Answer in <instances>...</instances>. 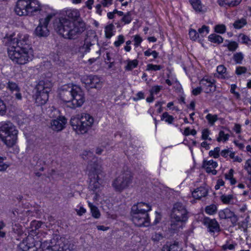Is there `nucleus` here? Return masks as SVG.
Listing matches in <instances>:
<instances>
[{"label":"nucleus","instance_id":"obj_1","mask_svg":"<svg viewBox=\"0 0 251 251\" xmlns=\"http://www.w3.org/2000/svg\"><path fill=\"white\" fill-rule=\"evenodd\" d=\"M66 16L72 21L66 17L56 19L53 23L54 28L65 38H75L85 30V24L81 20L79 12L76 9L67 10Z\"/></svg>","mask_w":251,"mask_h":251},{"label":"nucleus","instance_id":"obj_2","mask_svg":"<svg viewBox=\"0 0 251 251\" xmlns=\"http://www.w3.org/2000/svg\"><path fill=\"white\" fill-rule=\"evenodd\" d=\"M60 99L67 103V106L72 109L80 107L85 100L84 93L77 85H65L59 90Z\"/></svg>","mask_w":251,"mask_h":251},{"label":"nucleus","instance_id":"obj_3","mask_svg":"<svg viewBox=\"0 0 251 251\" xmlns=\"http://www.w3.org/2000/svg\"><path fill=\"white\" fill-rule=\"evenodd\" d=\"M42 8V6L38 0H18L15 7V12L20 16H33L39 14Z\"/></svg>","mask_w":251,"mask_h":251},{"label":"nucleus","instance_id":"obj_4","mask_svg":"<svg viewBox=\"0 0 251 251\" xmlns=\"http://www.w3.org/2000/svg\"><path fill=\"white\" fill-rule=\"evenodd\" d=\"M94 118L90 114L82 113L71 118L70 125L77 133H86L94 124Z\"/></svg>","mask_w":251,"mask_h":251},{"label":"nucleus","instance_id":"obj_5","mask_svg":"<svg viewBox=\"0 0 251 251\" xmlns=\"http://www.w3.org/2000/svg\"><path fill=\"white\" fill-rule=\"evenodd\" d=\"M18 131L10 122L0 124V139L8 148L13 147L17 143Z\"/></svg>","mask_w":251,"mask_h":251},{"label":"nucleus","instance_id":"obj_6","mask_svg":"<svg viewBox=\"0 0 251 251\" xmlns=\"http://www.w3.org/2000/svg\"><path fill=\"white\" fill-rule=\"evenodd\" d=\"M8 53L12 61L19 65L26 64L32 60L33 56L32 50H27L26 48L22 49L19 47L9 46Z\"/></svg>","mask_w":251,"mask_h":251},{"label":"nucleus","instance_id":"obj_7","mask_svg":"<svg viewBox=\"0 0 251 251\" xmlns=\"http://www.w3.org/2000/svg\"><path fill=\"white\" fill-rule=\"evenodd\" d=\"M132 175L130 171L122 172L112 182V185L115 191L122 192L132 184Z\"/></svg>","mask_w":251,"mask_h":251},{"label":"nucleus","instance_id":"obj_8","mask_svg":"<svg viewBox=\"0 0 251 251\" xmlns=\"http://www.w3.org/2000/svg\"><path fill=\"white\" fill-rule=\"evenodd\" d=\"M9 41V46L19 47L22 49H27V50H32L29 41V36L27 34L20 35L17 38H13V35L7 37Z\"/></svg>","mask_w":251,"mask_h":251},{"label":"nucleus","instance_id":"obj_9","mask_svg":"<svg viewBox=\"0 0 251 251\" xmlns=\"http://www.w3.org/2000/svg\"><path fill=\"white\" fill-rule=\"evenodd\" d=\"M131 215L133 223L138 226H148L150 221L148 213L140 211H134L131 208Z\"/></svg>","mask_w":251,"mask_h":251},{"label":"nucleus","instance_id":"obj_10","mask_svg":"<svg viewBox=\"0 0 251 251\" xmlns=\"http://www.w3.org/2000/svg\"><path fill=\"white\" fill-rule=\"evenodd\" d=\"M188 218V211L185 206L180 202L176 203L172 209L171 219L186 222Z\"/></svg>","mask_w":251,"mask_h":251},{"label":"nucleus","instance_id":"obj_11","mask_svg":"<svg viewBox=\"0 0 251 251\" xmlns=\"http://www.w3.org/2000/svg\"><path fill=\"white\" fill-rule=\"evenodd\" d=\"M101 166L97 165L94 168V172L90 173V183L89 189L94 192L96 191L100 187V183L99 182V174L100 171Z\"/></svg>","mask_w":251,"mask_h":251},{"label":"nucleus","instance_id":"obj_12","mask_svg":"<svg viewBox=\"0 0 251 251\" xmlns=\"http://www.w3.org/2000/svg\"><path fill=\"white\" fill-rule=\"evenodd\" d=\"M203 224L207 228L208 231L213 236L220 231V225L216 219H211L209 217H204Z\"/></svg>","mask_w":251,"mask_h":251},{"label":"nucleus","instance_id":"obj_13","mask_svg":"<svg viewBox=\"0 0 251 251\" xmlns=\"http://www.w3.org/2000/svg\"><path fill=\"white\" fill-rule=\"evenodd\" d=\"M98 40L97 35L95 33H91L90 35H87L86 38L84 41L83 45L79 48L78 51L81 53L84 54L89 51L90 48L95 42Z\"/></svg>","mask_w":251,"mask_h":251},{"label":"nucleus","instance_id":"obj_14","mask_svg":"<svg viewBox=\"0 0 251 251\" xmlns=\"http://www.w3.org/2000/svg\"><path fill=\"white\" fill-rule=\"evenodd\" d=\"M219 216L221 219H229L232 225L234 226L236 225L238 221V217L236 215L234 212L229 208H225L219 212Z\"/></svg>","mask_w":251,"mask_h":251},{"label":"nucleus","instance_id":"obj_15","mask_svg":"<svg viewBox=\"0 0 251 251\" xmlns=\"http://www.w3.org/2000/svg\"><path fill=\"white\" fill-rule=\"evenodd\" d=\"M54 251H63L67 250H72V247L69 245L67 239L64 237H57L54 245L52 246Z\"/></svg>","mask_w":251,"mask_h":251},{"label":"nucleus","instance_id":"obj_16","mask_svg":"<svg viewBox=\"0 0 251 251\" xmlns=\"http://www.w3.org/2000/svg\"><path fill=\"white\" fill-rule=\"evenodd\" d=\"M66 123L67 120L64 117L59 116L57 119L51 121L50 123L51 128L54 131H61L65 127Z\"/></svg>","mask_w":251,"mask_h":251},{"label":"nucleus","instance_id":"obj_17","mask_svg":"<svg viewBox=\"0 0 251 251\" xmlns=\"http://www.w3.org/2000/svg\"><path fill=\"white\" fill-rule=\"evenodd\" d=\"M6 88L8 89L11 92H15V98L18 100H21L22 96L20 93V88L18 84L12 81L9 80L6 83Z\"/></svg>","mask_w":251,"mask_h":251},{"label":"nucleus","instance_id":"obj_18","mask_svg":"<svg viewBox=\"0 0 251 251\" xmlns=\"http://www.w3.org/2000/svg\"><path fill=\"white\" fill-rule=\"evenodd\" d=\"M214 83L215 80L213 79H202L201 81V84L202 85L204 92L206 93H209L215 91L216 87Z\"/></svg>","mask_w":251,"mask_h":251},{"label":"nucleus","instance_id":"obj_19","mask_svg":"<svg viewBox=\"0 0 251 251\" xmlns=\"http://www.w3.org/2000/svg\"><path fill=\"white\" fill-rule=\"evenodd\" d=\"M131 208L134 211H140L148 213L151 210V206L149 203L140 202L134 204Z\"/></svg>","mask_w":251,"mask_h":251},{"label":"nucleus","instance_id":"obj_20","mask_svg":"<svg viewBox=\"0 0 251 251\" xmlns=\"http://www.w3.org/2000/svg\"><path fill=\"white\" fill-rule=\"evenodd\" d=\"M86 84L91 88H100L102 86V81L97 75H90L86 79Z\"/></svg>","mask_w":251,"mask_h":251},{"label":"nucleus","instance_id":"obj_21","mask_svg":"<svg viewBox=\"0 0 251 251\" xmlns=\"http://www.w3.org/2000/svg\"><path fill=\"white\" fill-rule=\"evenodd\" d=\"M49 99V93L37 91L35 95V102L38 105L45 104Z\"/></svg>","mask_w":251,"mask_h":251},{"label":"nucleus","instance_id":"obj_22","mask_svg":"<svg viewBox=\"0 0 251 251\" xmlns=\"http://www.w3.org/2000/svg\"><path fill=\"white\" fill-rule=\"evenodd\" d=\"M40 23L38 26L36 28L34 33L38 37H46L49 34V30L48 29V25L43 23Z\"/></svg>","mask_w":251,"mask_h":251},{"label":"nucleus","instance_id":"obj_23","mask_svg":"<svg viewBox=\"0 0 251 251\" xmlns=\"http://www.w3.org/2000/svg\"><path fill=\"white\" fill-rule=\"evenodd\" d=\"M52 86V83L48 80H40L36 86L37 91H42L49 93L51 87Z\"/></svg>","mask_w":251,"mask_h":251},{"label":"nucleus","instance_id":"obj_24","mask_svg":"<svg viewBox=\"0 0 251 251\" xmlns=\"http://www.w3.org/2000/svg\"><path fill=\"white\" fill-rule=\"evenodd\" d=\"M207 190L204 187H200L192 192L193 197L196 199H200L207 195Z\"/></svg>","mask_w":251,"mask_h":251},{"label":"nucleus","instance_id":"obj_25","mask_svg":"<svg viewBox=\"0 0 251 251\" xmlns=\"http://www.w3.org/2000/svg\"><path fill=\"white\" fill-rule=\"evenodd\" d=\"M189 1L196 12L203 13L206 11V8L201 4L200 0H189Z\"/></svg>","mask_w":251,"mask_h":251},{"label":"nucleus","instance_id":"obj_26","mask_svg":"<svg viewBox=\"0 0 251 251\" xmlns=\"http://www.w3.org/2000/svg\"><path fill=\"white\" fill-rule=\"evenodd\" d=\"M33 239V238L31 236L27 237L25 240H23L22 242L20 243L19 245V249L22 251H27L32 247H36L38 245V243H37L36 245L34 244L33 245L28 243V241H30Z\"/></svg>","mask_w":251,"mask_h":251},{"label":"nucleus","instance_id":"obj_27","mask_svg":"<svg viewBox=\"0 0 251 251\" xmlns=\"http://www.w3.org/2000/svg\"><path fill=\"white\" fill-rule=\"evenodd\" d=\"M217 73L219 74V77L221 78H229L230 76L226 72V68L224 65H219L217 68Z\"/></svg>","mask_w":251,"mask_h":251},{"label":"nucleus","instance_id":"obj_28","mask_svg":"<svg viewBox=\"0 0 251 251\" xmlns=\"http://www.w3.org/2000/svg\"><path fill=\"white\" fill-rule=\"evenodd\" d=\"M185 221L181 220H177V219H171V229L173 230H177L180 228H182L183 223H185Z\"/></svg>","mask_w":251,"mask_h":251},{"label":"nucleus","instance_id":"obj_29","mask_svg":"<svg viewBox=\"0 0 251 251\" xmlns=\"http://www.w3.org/2000/svg\"><path fill=\"white\" fill-rule=\"evenodd\" d=\"M181 248L179 246L177 242H175L169 246L165 245L162 248V251H181Z\"/></svg>","mask_w":251,"mask_h":251},{"label":"nucleus","instance_id":"obj_30","mask_svg":"<svg viewBox=\"0 0 251 251\" xmlns=\"http://www.w3.org/2000/svg\"><path fill=\"white\" fill-rule=\"evenodd\" d=\"M88 205L90 208L92 216L96 219L99 218L100 216V213L98 207L90 202H88Z\"/></svg>","mask_w":251,"mask_h":251},{"label":"nucleus","instance_id":"obj_31","mask_svg":"<svg viewBox=\"0 0 251 251\" xmlns=\"http://www.w3.org/2000/svg\"><path fill=\"white\" fill-rule=\"evenodd\" d=\"M208 40L211 42L216 43L218 44H221L223 42V38L220 35L216 34H211L208 36Z\"/></svg>","mask_w":251,"mask_h":251},{"label":"nucleus","instance_id":"obj_32","mask_svg":"<svg viewBox=\"0 0 251 251\" xmlns=\"http://www.w3.org/2000/svg\"><path fill=\"white\" fill-rule=\"evenodd\" d=\"M127 64L125 67V70L127 71H131L134 68H135L138 64V61L137 59H134L132 60H127Z\"/></svg>","mask_w":251,"mask_h":251},{"label":"nucleus","instance_id":"obj_33","mask_svg":"<svg viewBox=\"0 0 251 251\" xmlns=\"http://www.w3.org/2000/svg\"><path fill=\"white\" fill-rule=\"evenodd\" d=\"M233 199V196L232 195H222L220 197V200L224 204H232Z\"/></svg>","mask_w":251,"mask_h":251},{"label":"nucleus","instance_id":"obj_34","mask_svg":"<svg viewBox=\"0 0 251 251\" xmlns=\"http://www.w3.org/2000/svg\"><path fill=\"white\" fill-rule=\"evenodd\" d=\"M234 171L232 169L229 170L228 173L225 175L226 179L229 180L231 185H234L236 183V179L233 177Z\"/></svg>","mask_w":251,"mask_h":251},{"label":"nucleus","instance_id":"obj_35","mask_svg":"<svg viewBox=\"0 0 251 251\" xmlns=\"http://www.w3.org/2000/svg\"><path fill=\"white\" fill-rule=\"evenodd\" d=\"M6 159V157L0 156V172H5L10 166L9 164L4 162Z\"/></svg>","mask_w":251,"mask_h":251},{"label":"nucleus","instance_id":"obj_36","mask_svg":"<svg viewBox=\"0 0 251 251\" xmlns=\"http://www.w3.org/2000/svg\"><path fill=\"white\" fill-rule=\"evenodd\" d=\"M246 24V20L244 18H242L241 19L236 20L233 24V26L235 29H240Z\"/></svg>","mask_w":251,"mask_h":251},{"label":"nucleus","instance_id":"obj_37","mask_svg":"<svg viewBox=\"0 0 251 251\" xmlns=\"http://www.w3.org/2000/svg\"><path fill=\"white\" fill-rule=\"evenodd\" d=\"M243 59L244 55L241 52H236L233 55V59L236 64H242Z\"/></svg>","mask_w":251,"mask_h":251},{"label":"nucleus","instance_id":"obj_38","mask_svg":"<svg viewBox=\"0 0 251 251\" xmlns=\"http://www.w3.org/2000/svg\"><path fill=\"white\" fill-rule=\"evenodd\" d=\"M217 207L215 204H211L205 207V211L209 215H213L216 212Z\"/></svg>","mask_w":251,"mask_h":251},{"label":"nucleus","instance_id":"obj_39","mask_svg":"<svg viewBox=\"0 0 251 251\" xmlns=\"http://www.w3.org/2000/svg\"><path fill=\"white\" fill-rule=\"evenodd\" d=\"M224 46L227 47L229 50L234 51L238 48V44L235 41H230L227 44L225 45Z\"/></svg>","mask_w":251,"mask_h":251},{"label":"nucleus","instance_id":"obj_40","mask_svg":"<svg viewBox=\"0 0 251 251\" xmlns=\"http://www.w3.org/2000/svg\"><path fill=\"white\" fill-rule=\"evenodd\" d=\"M229 135L228 134H225L224 131L221 130L219 133V136L217 139L218 142L223 141H226L229 138Z\"/></svg>","mask_w":251,"mask_h":251},{"label":"nucleus","instance_id":"obj_41","mask_svg":"<svg viewBox=\"0 0 251 251\" xmlns=\"http://www.w3.org/2000/svg\"><path fill=\"white\" fill-rule=\"evenodd\" d=\"M113 25L112 24L109 25H107L105 28V37L110 39L113 35L112 30H113Z\"/></svg>","mask_w":251,"mask_h":251},{"label":"nucleus","instance_id":"obj_42","mask_svg":"<svg viewBox=\"0 0 251 251\" xmlns=\"http://www.w3.org/2000/svg\"><path fill=\"white\" fill-rule=\"evenodd\" d=\"M215 31L220 34H223L226 32V26L224 24L217 25L215 26Z\"/></svg>","mask_w":251,"mask_h":251},{"label":"nucleus","instance_id":"obj_43","mask_svg":"<svg viewBox=\"0 0 251 251\" xmlns=\"http://www.w3.org/2000/svg\"><path fill=\"white\" fill-rule=\"evenodd\" d=\"M161 119V120H165L166 122L169 124H171L174 120V118L172 116L169 115L167 112H164L162 114Z\"/></svg>","mask_w":251,"mask_h":251},{"label":"nucleus","instance_id":"obj_44","mask_svg":"<svg viewBox=\"0 0 251 251\" xmlns=\"http://www.w3.org/2000/svg\"><path fill=\"white\" fill-rule=\"evenodd\" d=\"M201 139L203 140H208L211 141L212 139L209 137L210 131L208 128H204L202 130L201 132Z\"/></svg>","mask_w":251,"mask_h":251},{"label":"nucleus","instance_id":"obj_45","mask_svg":"<svg viewBox=\"0 0 251 251\" xmlns=\"http://www.w3.org/2000/svg\"><path fill=\"white\" fill-rule=\"evenodd\" d=\"M199 34H201V36H206L209 32V28L208 26L203 25L201 28L198 29Z\"/></svg>","mask_w":251,"mask_h":251},{"label":"nucleus","instance_id":"obj_46","mask_svg":"<svg viewBox=\"0 0 251 251\" xmlns=\"http://www.w3.org/2000/svg\"><path fill=\"white\" fill-rule=\"evenodd\" d=\"M125 41V37L123 35H120L117 37V40L114 43V45L116 47H119Z\"/></svg>","mask_w":251,"mask_h":251},{"label":"nucleus","instance_id":"obj_47","mask_svg":"<svg viewBox=\"0 0 251 251\" xmlns=\"http://www.w3.org/2000/svg\"><path fill=\"white\" fill-rule=\"evenodd\" d=\"M242 0H224L226 5L229 7L235 6L239 4Z\"/></svg>","mask_w":251,"mask_h":251},{"label":"nucleus","instance_id":"obj_48","mask_svg":"<svg viewBox=\"0 0 251 251\" xmlns=\"http://www.w3.org/2000/svg\"><path fill=\"white\" fill-rule=\"evenodd\" d=\"M220 148L219 147L215 148L214 150H211L209 152V155L215 158H217L220 156Z\"/></svg>","mask_w":251,"mask_h":251},{"label":"nucleus","instance_id":"obj_49","mask_svg":"<svg viewBox=\"0 0 251 251\" xmlns=\"http://www.w3.org/2000/svg\"><path fill=\"white\" fill-rule=\"evenodd\" d=\"M189 36L191 40L195 41L199 37V34L195 29H191L189 31Z\"/></svg>","mask_w":251,"mask_h":251},{"label":"nucleus","instance_id":"obj_50","mask_svg":"<svg viewBox=\"0 0 251 251\" xmlns=\"http://www.w3.org/2000/svg\"><path fill=\"white\" fill-rule=\"evenodd\" d=\"M206 119L211 125H213L214 123L218 120L217 116L216 115H212L211 114H207L206 116Z\"/></svg>","mask_w":251,"mask_h":251},{"label":"nucleus","instance_id":"obj_51","mask_svg":"<svg viewBox=\"0 0 251 251\" xmlns=\"http://www.w3.org/2000/svg\"><path fill=\"white\" fill-rule=\"evenodd\" d=\"M54 16V14L50 13L47 15V16L45 19H41L40 20V23L45 24L46 25H48L50 20L52 18V17Z\"/></svg>","mask_w":251,"mask_h":251},{"label":"nucleus","instance_id":"obj_52","mask_svg":"<svg viewBox=\"0 0 251 251\" xmlns=\"http://www.w3.org/2000/svg\"><path fill=\"white\" fill-rule=\"evenodd\" d=\"M202 166H208L209 167H211L213 169H215L217 166V163L214 161L213 160L209 161L204 160Z\"/></svg>","mask_w":251,"mask_h":251},{"label":"nucleus","instance_id":"obj_53","mask_svg":"<svg viewBox=\"0 0 251 251\" xmlns=\"http://www.w3.org/2000/svg\"><path fill=\"white\" fill-rule=\"evenodd\" d=\"M162 68V67L161 65L149 64L147 65V70L148 71H157L161 70Z\"/></svg>","mask_w":251,"mask_h":251},{"label":"nucleus","instance_id":"obj_54","mask_svg":"<svg viewBox=\"0 0 251 251\" xmlns=\"http://www.w3.org/2000/svg\"><path fill=\"white\" fill-rule=\"evenodd\" d=\"M247 71V69L245 67L239 66L237 67L236 69L235 74L238 75H240L242 74L246 73Z\"/></svg>","mask_w":251,"mask_h":251},{"label":"nucleus","instance_id":"obj_55","mask_svg":"<svg viewBox=\"0 0 251 251\" xmlns=\"http://www.w3.org/2000/svg\"><path fill=\"white\" fill-rule=\"evenodd\" d=\"M122 20L125 24H127L130 23L132 20L131 13L130 12L126 13V15H124Z\"/></svg>","mask_w":251,"mask_h":251},{"label":"nucleus","instance_id":"obj_56","mask_svg":"<svg viewBox=\"0 0 251 251\" xmlns=\"http://www.w3.org/2000/svg\"><path fill=\"white\" fill-rule=\"evenodd\" d=\"M244 169L247 171L248 174L251 176V158L246 161Z\"/></svg>","mask_w":251,"mask_h":251},{"label":"nucleus","instance_id":"obj_57","mask_svg":"<svg viewBox=\"0 0 251 251\" xmlns=\"http://www.w3.org/2000/svg\"><path fill=\"white\" fill-rule=\"evenodd\" d=\"M162 88V87L161 86L159 85H156L152 87L150 91L151 95H152L153 94H158L160 92Z\"/></svg>","mask_w":251,"mask_h":251},{"label":"nucleus","instance_id":"obj_58","mask_svg":"<svg viewBox=\"0 0 251 251\" xmlns=\"http://www.w3.org/2000/svg\"><path fill=\"white\" fill-rule=\"evenodd\" d=\"M142 38L138 35H136L134 36V45L136 48L140 46L141 43L142 42Z\"/></svg>","mask_w":251,"mask_h":251},{"label":"nucleus","instance_id":"obj_59","mask_svg":"<svg viewBox=\"0 0 251 251\" xmlns=\"http://www.w3.org/2000/svg\"><path fill=\"white\" fill-rule=\"evenodd\" d=\"M236 244H228L226 243L222 246V249L224 251L226 250H233L235 249Z\"/></svg>","mask_w":251,"mask_h":251},{"label":"nucleus","instance_id":"obj_60","mask_svg":"<svg viewBox=\"0 0 251 251\" xmlns=\"http://www.w3.org/2000/svg\"><path fill=\"white\" fill-rule=\"evenodd\" d=\"M235 154L234 152L232 151L230 153L229 157L232 159L234 162H241L242 161V158L238 156H235Z\"/></svg>","mask_w":251,"mask_h":251},{"label":"nucleus","instance_id":"obj_61","mask_svg":"<svg viewBox=\"0 0 251 251\" xmlns=\"http://www.w3.org/2000/svg\"><path fill=\"white\" fill-rule=\"evenodd\" d=\"M236 88V85L235 84H232L231 85V88H230V91L231 93L234 94V95L237 99H239L240 97V95L238 92H237L235 91Z\"/></svg>","mask_w":251,"mask_h":251},{"label":"nucleus","instance_id":"obj_62","mask_svg":"<svg viewBox=\"0 0 251 251\" xmlns=\"http://www.w3.org/2000/svg\"><path fill=\"white\" fill-rule=\"evenodd\" d=\"M203 168L205 169L206 172L207 173H211L212 175H215L217 174V171L211 167L208 166H202Z\"/></svg>","mask_w":251,"mask_h":251},{"label":"nucleus","instance_id":"obj_63","mask_svg":"<svg viewBox=\"0 0 251 251\" xmlns=\"http://www.w3.org/2000/svg\"><path fill=\"white\" fill-rule=\"evenodd\" d=\"M161 220V215L158 213L155 212V217L154 221L152 222V225H156L158 224Z\"/></svg>","mask_w":251,"mask_h":251},{"label":"nucleus","instance_id":"obj_64","mask_svg":"<svg viewBox=\"0 0 251 251\" xmlns=\"http://www.w3.org/2000/svg\"><path fill=\"white\" fill-rule=\"evenodd\" d=\"M6 112V106L3 101L0 99V115H4Z\"/></svg>","mask_w":251,"mask_h":251}]
</instances>
